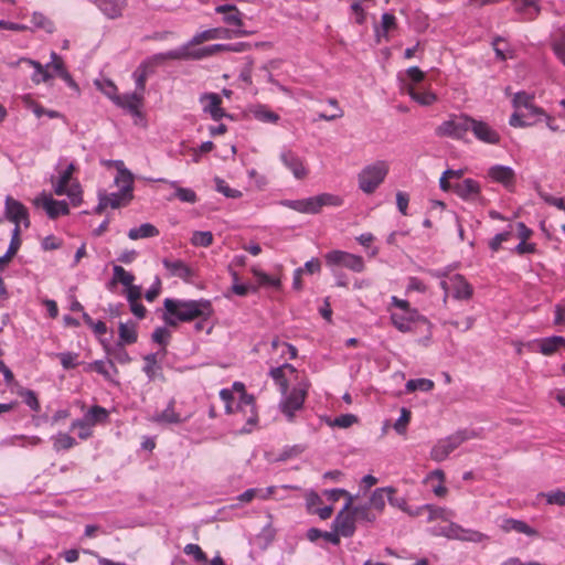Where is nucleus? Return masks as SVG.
Masks as SVG:
<instances>
[{
    "label": "nucleus",
    "mask_w": 565,
    "mask_h": 565,
    "mask_svg": "<svg viewBox=\"0 0 565 565\" xmlns=\"http://www.w3.org/2000/svg\"><path fill=\"white\" fill-rule=\"evenodd\" d=\"M210 302L206 300H175L167 298L164 309L181 321H191L210 313Z\"/></svg>",
    "instance_id": "obj_1"
},
{
    "label": "nucleus",
    "mask_w": 565,
    "mask_h": 565,
    "mask_svg": "<svg viewBox=\"0 0 565 565\" xmlns=\"http://www.w3.org/2000/svg\"><path fill=\"white\" fill-rule=\"evenodd\" d=\"M341 204L342 199L330 193H322L302 200H285L281 202V205L306 214H317L323 206H340Z\"/></svg>",
    "instance_id": "obj_2"
},
{
    "label": "nucleus",
    "mask_w": 565,
    "mask_h": 565,
    "mask_svg": "<svg viewBox=\"0 0 565 565\" xmlns=\"http://www.w3.org/2000/svg\"><path fill=\"white\" fill-rule=\"evenodd\" d=\"M475 437H477V434L473 430L462 429L439 439L431 448L430 458L436 462H441L461 444Z\"/></svg>",
    "instance_id": "obj_3"
},
{
    "label": "nucleus",
    "mask_w": 565,
    "mask_h": 565,
    "mask_svg": "<svg viewBox=\"0 0 565 565\" xmlns=\"http://www.w3.org/2000/svg\"><path fill=\"white\" fill-rule=\"evenodd\" d=\"M308 388V381H299L289 393L287 391L286 394H282L284 397L279 403V408L288 422H292L296 412L302 408Z\"/></svg>",
    "instance_id": "obj_4"
},
{
    "label": "nucleus",
    "mask_w": 565,
    "mask_h": 565,
    "mask_svg": "<svg viewBox=\"0 0 565 565\" xmlns=\"http://www.w3.org/2000/svg\"><path fill=\"white\" fill-rule=\"evenodd\" d=\"M388 172V164L385 161H376L366 166L358 175L359 188L367 194L373 193L384 181Z\"/></svg>",
    "instance_id": "obj_5"
},
{
    "label": "nucleus",
    "mask_w": 565,
    "mask_h": 565,
    "mask_svg": "<svg viewBox=\"0 0 565 565\" xmlns=\"http://www.w3.org/2000/svg\"><path fill=\"white\" fill-rule=\"evenodd\" d=\"M170 60H202V52L198 50H189V45H182L179 49L171 50L164 53H158L149 58L145 60V62L154 71V68L159 65H162L167 61Z\"/></svg>",
    "instance_id": "obj_6"
},
{
    "label": "nucleus",
    "mask_w": 565,
    "mask_h": 565,
    "mask_svg": "<svg viewBox=\"0 0 565 565\" xmlns=\"http://www.w3.org/2000/svg\"><path fill=\"white\" fill-rule=\"evenodd\" d=\"M75 171V167L71 163L66 170L62 173L60 180L54 186V192L57 195H67L74 205H77L82 201V190L78 182L72 181L73 172Z\"/></svg>",
    "instance_id": "obj_7"
},
{
    "label": "nucleus",
    "mask_w": 565,
    "mask_h": 565,
    "mask_svg": "<svg viewBox=\"0 0 565 565\" xmlns=\"http://www.w3.org/2000/svg\"><path fill=\"white\" fill-rule=\"evenodd\" d=\"M471 117L469 116H455L449 120L444 121L436 129V134L441 137H450L461 139L470 130Z\"/></svg>",
    "instance_id": "obj_8"
},
{
    "label": "nucleus",
    "mask_w": 565,
    "mask_h": 565,
    "mask_svg": "<svg viewBox=\"0 0 565 565\" xmlns=\"http://www.w3.org/2000/svg\"><path fill=\"white\" fill-rule=\"evenodd\" d=\"M326 263L329 266H343L354 273L364 270V260L361 256L343 250H332L326 254Z\"/></svg>",
    "instance_id": "obj_9"
},
{
    "label": "nucleus",
    "mask_w": 565,
    "mask_h": 565,
    "mask_svg": "<svg viewBox=\"0 0 565 565\" xmlns=\"http://www.w3.org/2000/svg\"><path fill=\"white\" fill-rule=\"evenodd\" d=\"M279 159L295 179L305 180L309 175V168L306 164V160L294 150L284 148L279 153Z\"/></svg>",
    "instance_id": "obj_10"
},
{
    "label": "nucleus",
    "mask_w": 565,
    "mask_h": 565,
    "mask_svg": "<svg viewBox=\"0 0 565 565\" xmlns=\"http://www.w3.org/2000/svg\"><path fill=\"white\" fill-rule=\"evenodd\" d=\"M249 32L243 29L228 30L224 28H215L202 31L195 34L185 45H189V50H194L193 46L199 45L203 42L215 40V39H231L248 35Z\"/></svg>",
    "instance_id": "obj_11"
},
{
    "label": "nucleus",
    "mask_w": 565,
    "mask_h": 565,
    "mask_svg": "<svg viewBox=\"0 0 565 565\" xmlns=\"http://www.w3.org/2000/svg\"><path fill=\"white\" fill-rule=\"evenodd\" d=\"M390 318L392 324L403 333L413 331L414 328L418 324L428 323L427 319L418 311H392Z\"/></svg>",
    "instance_id": "obj_12"
},
{
    "label": "nucleus",
    "mask_w": 565,
    "mask_h": 565,
    "mask_svg": "<svg viewBox=\"0 0 565 565\" xmlns=\"http://www.w3.org/2000/svg\"><path fill=\"white\" fill-rule=\"evenodd\" d=\"M352 503L353 498L350 497L333 521L335 532L344 537H350L355 532V518L351 511Z\"/></svg>",
    "instance_id": "obj_13"
},
{
    "label": "nucleus",
    "mask_w": 565,
    "mask_h": 565,
    "mask_svg": "<svg viewBox=\"0 0 565 565\" xmlns=\"http://www.w3.org/2000/svg\"><path fill=\"white\" fill-rule=\"evenodd\" d=\"M435 534L444 535L448 539L460 540L480 543L488 540V536L479 531L466 530L460 525L451 523L448 526L440 529V531L435 532Z\"/></svg>",
    "instance_id": "obj_14"
},
{
    "label": "nucleus",
    "mask_w": 565,
    "mask_h": 565,
    "mask_svg": "<svg viewBox=\"0 0 565 565\" xmlns=\"http://www.w3.org/2000/svg\"><path fill=\"white\" fill-rule=\"evenodd\" d=\"M440 287L446 296L451 291L454 298L458 300H467L472 296V287L461 275H455L449 281L443 280Z\"/></svg>",
    "instance_id": "obj_15"
},
{
    "label": "nucleus",
    "mask_w": 565,
    "mask_h": 565,
    "mask_svg": "<svg viewBox=\"0 0 565 565\" xmlns=\"http://www.w3.org/2000/svg\"><path fill=\"white\" fill-rule=\"evenodd\" d=\"M4 214L6 217L12 223H22L25 228L30 226L26 207L21 202L11 196L6 198Z\"/></svg>",
    "instance_id": "obj_16"
},
{
    "label": "nucleus",
    "mask_w": 565,
    "mask_h": 565,
    "mask_svg": "<svg viewBox=\"0 0 565 565\" xmlns=\"http://www.w3.org/2000/svg\"><path fill=\"white\" fill-rule=\"evenodd\" d=\"M199 100L202 105V110L209 114L213 120L218 121L227 116L225 110L221 107L222 98L216 93H204L200 96Z\"/></svg>",
    "instance_id": "obj_17"
},
{
    "label": "nucleus",
    "mask_w": 565,
    "mask_h": 565,
    "mask_svg": "<svg viewBox=\"0 0 565 565\" xmlns=\"http://www.w3.org/2000/svg\"><path fill=\"white\" fill-rule=\"evenodd\" d=\"M34 205L43 207L51 218L68 213V205L65 201H56L46 194H41L34 200Z\"/></svg>",
    "instance_id": "obj_18"
},
{
    "label": "nucleus",
    "mask_w": 565,
    "mask_h": 565,
    "mask_svg": "<svg viewBox=\"0 0 565 565\" xmlns=\"http://www.w3.org/2000/svg\"><path fill=\"white\" fill-rule=\"evenodd\" d=\"M470 131L482 142L495 145L500 141L499 134L484 121L471 118Z\"/></svg>",
    "instance_id": "obj_19"
},
{
    "label": "nucleus",
    "mask_w": 565,
    "mask_h": 565,
    "mask_svg": "<svg viewBox=\"0 0 565 565\" xmlns=\"http://www.w3.org/2000/svg\"><path fill=\"white\" fill-rule=\"evenodd\" d=\"M239 402L237 403L236 407L238 412H242L244 414H248L247 418V425L248 428H244V433H249L252 430V427L256 425L257 423V413L255 409V401L254 396L247 394L246 392H243L239 394Z\"/></svg>",
    "instance_id": "obj_20"
},
{
    "label": "nucleus",
    "mask_w": 565,
    "mask_h": 565,
    "mask_svg": "<svg viewBox=\"0 0 565 565\" xmlns=\"http://www.w3.org/2000/svg\"><path fill=\"white\" fill-rule=\"evenodd\" d=\"M454 192L467 201H476L480 195V185L472 179H465L454 184Z\"/></svg>",
    "instance_id": "obj_21"
},
{
    "label": "nucleus",
    "mask_w": 565,
    "mask_h": 565,
    "mask_svg": "<svg viewBox=\"0 0 565 565\" xmlns=\"http://www.w3.org/2000/svg\"><path fill=\"white\" fill-rule=\"evenodd\" d=\"M118 106L128 109L131 114L139 115L143 102V93L135 90L130 94L118 95L114 100Z\"/></svg>",
    "instance_id": "obj_22"
},
{
    "label": "nucleus",
    "mask_w": 565,
    "mask_h": 565,
    "mask_svg": "<svg viewBox=\"0 0 565 565\" xmlns=\"http://www.w3.org/2000/svg\"><path fill=\"white\" fill-rule=\"evenodd\" d=\"M488 174L493 181L501 183L505 188L512 186L515 182L513 169L507 166H493L489 169Z\"/></svg>",
    "instance_id": "obj_23"
},
{
    "label": "nucleus",
    "mask_w": 565,
    "mask_h": 565,
    "mask_svg": "<svg viewBox=\"0 0 565 565\" xmlns=\"http://www.w3.org/2000/svg\"><path fill=\"white\" fill-rule=\"evenodd\" d=\"M500 527L502 531H504L507 533L513 531L516 533L525 534L531 537H535L539 535V532L535 529H533L532 526H530L527 523H525L524 521L515 520V519H511V518L503 519L500 524Z\"/></svg>",
    "instance_id": "obj_24"
},
{
    "label": "nucleus",
    "mask_w": 565,
    "mask_h": 565,
    "mask_svg": "<svg viewBox=\"0 0 565 565\" xmlns=\"http://www.w3.org/2000/svg\"><path fill=\"white\" fill-rule=\"evenodd\" d=\"M162 264L171 276L179 277L183 280H190L193 276V270L180 259L164 258Z\"/></svg>",
    "instance_id": "obj_25"
},
{
    "label": "nucleus",
    "mask_w": 565,
    "mask_h": 565,
    "mask_svg": "<svg viewBox=\"0 0 565 565\" xmlns=\"http://www.w3.org/2000/svg\"><path fill=\"white\" fill-rule=\"evenodd\" d=\"M129 201L130 200H127L126 195H124L119 191L117 193H110V194L99 193V203L96 206L95 212L99 214L108 206H110L113 209H117L121 205L127 204Z\"/></svg>",
    "instance_id": "obj_26"
},
{
    "label": "nucleus",
    "mask_w": 565,
    "mask_h": 565,
    "mask_svg": "<svg viewBox=\"0 0 565 565\" xmlns=\"http://www.w3.org/2000/svg\"><path fill=\"white\" fill-rule=\"evenodd\" d=\"M185 418H182L179 413L174 411V401H170L166 409L160 413H157L151 417V422L158 424H180L183 423Z\"/></svg>",
    "instance_id": "obj_27"
},
{
    "label": "nucleus",
    "mask_w": 565,
    "mask_h": 565,
    "mask_svg": "<svg viewBox=\"0 0 565 565\" xmlns=\"http://www.w3.org/2000/svg\"><path fill=\"white\" fill-rule=\"evenodd\" d=\"M95 3L109 19L119 18L126 7V0H95Z\"/></svg>",
    "instance_id": "obj_28"
},
{
    "label": "nucleus",
    "mask_w": 565,
    "mask_h": 565,
    "mask_svg": "<svg viewBox=\"0 0 565 565\" xmlns=\"http://www.w3.org/2000/svg\"><path fill=\"white\" fill-rule=\"evenodd\" d=\"M115 183L119 186V192L126 195L127 200L132 199L134 177L130 171L125 168L118 169Z\"/></svg>",
    "instance_id": "obj_29"
},
{
    "label": "nucleus",
    "mask_w": 565,
    "mask_h": 565,
    "mask_svg": "<svg viewBox=\"0 0 565 565\" xmlns=\"http://www.w3.org/2000/svg\"><path fill=\"white\" fill-rule=\"evenodd\" d=\"M404 89L415 102L423 106H429L436 100L434 93L417 88L414 84H405Z\"/></svg>",
    "instance_id": "obj_30"
},
{
    "label": "nucleus",
    "mask_w": 565,
    "mask_h": 565,
    "mask_svg": "<svg viewBox=\"0 0 565 565\" xmlns=\"http://www.w3.org/2000/svg\"><path fill=\"white\" fill-rule=\"evenodd\" d=\"M287 372L296 373L297 371L291 364L285 363L278 367L271 369L269 372L273 380L280 386L281 394H286L288 390Z\"/></svg>",
    "instance_id": "obj_31"
},
{
    "label": "nucleus",
    "mask_w": 565,
    "mask_h": 565,
    "mask_svg": "<svg viewBox=\"0 0 565 565\" xmlns=\"http://www.w3.org/2000/svg\"><path fill=\"white\" fill-rule=\"evenodd\" d=\"M215 11L217 13L224 14V22L231 25L237 26V29H242L243 26V20H242V13L238 11V9L235 6L232 4H223L216 7Z\"/></svg>",
    "instance_id": "obj_32"
},
{
    "label": "nucleus",
    "mask_w": 565,
    "mask_h": 565,
    "mask_svg": "<svg viewBox=\"0 0 565 565\" xmlns=\"http://www.w3.org/2000/svg\"><path fill=\"white\" fill-rule=\"evenodd\" d=\"M395 489L392 487L377 488L370 498V507L382 512L385 508L386 499L390 494H394Z\"/></svg>",
    "instance_id": "obj_33"
},
{
    "label": "nucleus",
    "mask_w": 565,
    "mask_h": 565,
    "mask_svg": "<svg viewBox=\"0 0 565 565\" xmlns=\"http://www.w3.org/2000/svg\"><path fill=\"white\" fill-rule=\"evenodd\" d=\"M248 44L246 43H237V44H213L205 47L199 49V52H202V58L214 55L222 51H233V52H242L244 51Z\"/></svg>",
    "instance_id": "obj_34"
},
{
    "label": "nucleus",
    "mask_w": 565,
    "mask_h": 565,
    "mask_svg": "<svg viewBox=\"0 0 565 565\" xmlns=\"http://www.w3.org/2000/svg\"><path fill=\"white\" fill-rule=\"evenodd\" d=\"M160 181L169 183L174 189V193L171 196H169V200L178 199L182 202L191 204L196 202L198 196L193 190L188 188H181L178 185L175 181H167L163 179H160Z\"/></svg>",
    "instance_id": "obj_35"
},
{
    "label": "nucleus",
    "mask_w": 565,
    "mask_h": 565,
    "mask_svg": "<svg viewBox=\"0 0 565 565\" xmlns=\"http://www.w3.org/2000/svg\"><path fill=\"white\" fill-rule=\"evenodd\" d=\"M516 10L525 20H533L540 13V7L534 0H515Z\"/></svg>",
    "instance_id": "obj_36"
},
{
    "label": "nucleus",
    "mask_w": 565,
    "mask_h": 565,
    "mask_svg": "<svg viewBox=\"0 0 565 565\" xmlns=\"http://www.w3.org/2000/svg\"><path fill=\"white\" fill-rule=\"evenodd\" d=\"M153 70L143 61L134 72L132 76L136 82V89L143 93L148 77L153 74Z\"/></svg>",
    "instance_id": "obj_37"
},
{
    "label": "nucleus",
    "mask_w": 565,
    "mask_h": 565,
    "mask_svg": "<svg viewBox=\"0 0 565 565\" xmlns=\"http://www.w3.org/2000/svg\"><path fill=\"white\" fill-rule=\"evenodd\" d=\"M157 235H159L158 228L150 223L141 224L139 227L130 228L128 232V237L134 241L139 238L154 237Z\"/></svg>",
    "instance_id": "obj_38"
},
{
    "label": "nucleus",
    "mask_w": 565,
    "mask_h": 565,
    "mask_svg": "<svg viewBox=\"0 0 565 565\" xmlns=\"http://www.w3.org/2000/svg\"><path fill=\"white\" fill-rule=\"evenodd\" d=\"M119 332V343L118 345L122 347L125 344H132L137 341V331L135 323H119L118 328Z\"/></svg>",
    "instance_id": "obj_39"
},
{
    "label": "nucleus",
    "mask_w": 565,
    "mask_h": 565,
    "mask_svg": "<svg viewBox=\"0 0 565 565\" xmlns=\"http://www.w3.org/2000/svg\"><path fill=\"white\" fill-rule=\"evenodd\" d=\"M512 103H513V107L516 110L524 108V109H532L534 113H542V109L536 107L533 104V96L525 92L516 93L513 97Z\"/></svg>",
    "instance_id": "obj_40"
},
{
    "label": "nucleus",
    "mask_w": 565,
    "mask_h": 565,
    "mask_svg": "<svg viewBox=\"0 0 565 565\" xmlns=\"http://www.w3.org/2000/svg\"><path fill=\"white\" fill-rule=\"evenodd\" d=\"M254 117L263 122H277L279 120V115L268 109L266 106L259 105L253 109Z\"/></svg>",
    "instance_id": "obj_41"
},
{
    "label": "nucleus",
    "mask_w": 565,
    "mask_h": 565,
    "mask_svg": "<svg viewBox=\"0 0 565 565\" xmlns=\"http://www.w3.org/2000/svg\"><path fill=\"white\" fill-rule=\"evenodd\" d=\"M32 23L34 28L44 30L47 33H53L55 30L54 22L41 12L32 14Z\"/></svg>",
    "instance_id": "obj_42"
},
{
    "label": "nucleus",
    "mask_w": 565,
    "mask_h": 565,
    "mask_svg": "<svg viewBox=\"0 0 565 565\" xmlns=\"http://www.w3.org/2000/svg\"><path fill=\"white\" fill-rule=\"evenodd\" d=\"M113 271H114V278H113L114 282H120L125 287H130V285H132L134 280H135V276L132 274H130L129 271H127L124 267H121L119 265H115L113 268Z\"/></svg>",
    "instance_id": "obj_43"
},
{
    "label": "nucleus",
    "mask_w": 565,
    "mask_h": 565,
    "mask_svg": "<svg viewBox=\"0 0 565 565\" xmlns=\"http://www.w3.org/2000/svg\"><path fill=\"white\" fill-rule=\"evenodd\" d=\"M565 344V339L563 337H552L542 340L541 342V352L545 355H550L554 353L557 348Z\"/></svg>",
    "instance_id": "obj_44"
},
{
    "label": "nucleus",
    "mask_w": 565,
    "mask_h": 565,
    "mask_svg": "<svg viewBox=\"0 0 565 565\" xmlns=\"http://www.w3.org/2000/svg\"><path fill=\"white\" fill-rule=\"evenodd\" d=\"M94 84L103 94H105L113 102L115 100V98H117V87L111 81L100 78L96 79Z\"/></svg>",
    "instance_id": "obj_45"
},
{
    "label": "nucleus",
    "mask_w": 565,
    "mask_h": 565,
    "mask_svg": "<svg viewBox=\"0 0 565 565\" xmlns=\"http://www.w3.org/2000/svg\"><path fill=\"white\" fill-rule=\"evenodd\" d=\"M108 412L102 406H93L85 415V419L93 426L96 423L106 420Z\"/></svg>",
    "instance_id": "obj_46"
},
{
    "label": "nucleus",
    "mask_w": 565,
    "mask_h": 565,
    "mask_svg": "<svg viewBox=\"0 0 565 565\" xmlns=\"http://www.w3.org/2000/svg\"><path fill=\"white\" fill-rule=\"evenodd\" d=\"M546 500L547 504L565 507V491L553 490L548 492H542L539 494Z\"/></svg>",
    "instance_id": "obj_47"
},
{
    "label": "nucleus",
    "mask_w": 565,
    "mask_h": 565,
    "mask_svg": "<svg viewBox=\"0 0 565 565\" xmlns=\"http://www.w3.org/2000/svg\"><path fill=\"white\" fill-rule=\"evenodd\" d=\"M434 382L427 379H416V380H409L406 383V391L408 393L415 392L417 390L423 392H428L433 390Z\"/></svg>",
    "instance_id": "obj_48"
},
{
    "label": "nucleus",
    "mask_w": 565,
    "mask_h": 565,
    "mask_svg": "<svg viewBox=\"0 0 565 565\" xmlns=\"http://www.w3.org/2000/svg\"><path fill=\"white\" fill-rule=\"evenodd\" d=\"M21 62H26L35 68L34 74L32 75V81L36 84L41 82H47L51 78V74L43 68V66L35 61L23 58Z\"/></svg>",
    "instance_id": "obj_49"
},
{
    "label": "nucleus",
    "mask_w": 565,
    "mask_h": 565,
    "mask_svg": "<svg viewBox=\"0 0 565 565\" xmlns=\"http://www.w3.org/2000/svg\"><path fill=\"white\" fill-rule=\"evenodd\" d=\"M75 444V439L65 433H60L54 438V448L56 450L70 449Z\"/></svg>",
    "instance_id": "obj_50"
},
{
    "label": "nucleus",
    "mask_w": 565,
    "mask_h": 565,
    "mask_svg": "<svg viewBox=\"0 0 565 565\" xmlns=\"http://www.w3.org/2000/svg\"><path fill=\"white\" fill-rule=\"evenodd\" d=\"M551 46L554 54L565 66V34L553 39Z\"/></svg>",
    "instance_id": "obj_51"
},
{
    "label": "nucleus",
    "mask_w": 565,
    "mask_h": 565,
    "mask_svg": "<svg viewBox=\"0 0 565 565\" xmlns=\"http://www.w3.org/2000/svg\"><path fill=\"white\" fill-rule=\"evenodd\" d=\"M191 243L195 246L207 247L213 243V235L211 232H194Z\"/></svg>",
    "instance_id": "obj_52"
},
{
    "label": "nucleus",
    "mask_w": 565,
    "mask_h": 565,
    "mask_svg": "<svg viewBox=\"0 0 565 565\" xmlns=\"http://www.w3.org/2000/svg\"><path fill=\"white\" fill-rule=\"evenodd\" d=\"M411 420V411L403 407L401 409V416L394 424V429L397 434L404 435L406 433V427L409 424Z\"/></svg>",
    "instance_id": "obj_53"
},
{
    "label": "nucleus",
    "mask_w": 565,
    "mask_h": 565,
    "mask_svg": "<svg viewBox=\"0 0 565 565\" xmlns=\"http://www.w3.org/2000/svg\"><path fill=\"white\" fill-rule=\"evenodd\" d=\"M214 181H215L216 190L218 192H221L222 194H224L226 198L236 199V198L242 196V192L241 191L235 190V189H231L226 184V182L224 180H222L221 178H215Z\"/></svg>",
    "instance_id": "obj_54"
},
{
    "label": "nucleus",
    "mask_w": 565,
    "mask_h": 565,
    "mask_svg": "<svg viewBox=\"0 0 565 565\" xmlns=\"http://www.w3.org/2000/svg\"><path fill=\"white\" fill-rule=\"evenodd\" d=\"M184 553L186 555H192L194 559L199 563H206L207 557L206 554L202 551V548L196 544H186L184 546Z\"/></svg>",
    "instance_id": "obj_55"
},
{
    "label": "nucleus",
    "mask_w": 565,
    "mask_h": 565,
    "mask_svg": "<svg viewBox=\"0 0 565 565\" xmlns=\"http://www.w3.org/2000/svg\"><path fill=\"white\" fill-rule=\"evenodd\" d=\"M57 356L61 361L62 366L65 370L74 369L78 364L77 363V359H78L77 353L63 352V353L57 354Z\"/></svg>",
    "instance_id": "obj_56"
},
{
    "label": "nucleus",
    "mask_w": 565,
    "mask_h": 565,
    "mask_svg": "<svg viewBox=\"0 0 565 565\" xmlns=\"http://www.w3.org/2000/svg\"><path fill=\"white\" fill-rule=\"evenodd\" d=\"M90 426L92 425L84 418V419H78V420L73 422L71 428L72 429L78 428L79 429L78 437L81 439H87L92 435Z\"/></svg>",
    "instance_id": "obj_57"
},
{
    "label": "nucleus",
    "mask_w": 565,
    "mask_h": 565,
    "mask_svg": "<svg viewBox=\"0 0 565 565\" xmlns=\"http://www.w3.org/2000/svg\"><path fill=\"white\" fill-rule=\"evenodd\" d=\"M370 508L371 507H367V505H358V507L353 508L351 511H352L355 520L360 519V520H364L367 522H373L375 520V515H373L370 512Z\"/></svg>",
    "instance_id": "obj_58"
},
{
    "label": "nucleus",
    "mask_w": 565,
    "mask_h": 565,
    "mask_svg": "<svg viewBox=\"0 0 565 565\" xmlns=\"http://www.w3.org/2000/svg\"><path fill=\"white\" fill-rule=\"evenodd\" d=\"M146 365L143 367V372L147 374V376L150 380L154 379L156 370L159 369L157 363V355L156 354H149L145 358Z\"/></svg>",
    "instance_id": "obj_59"
},
{
    "label": "nucleus",
    "mask_w": 565,
    "mask_h": 565,
    "mask_svg": "<svg viewBox=\"0 0 565 565\" xmlns=\"http://www.w3.org/2000/svg\"><path fill=\"white\" fill-rule=\"evenodd\" d=\"M512 233L510 231H505L503 233L497 234L489 243V247L493 252H498L501 247V245L504 242H508L511 237Z\"/></svg>",
    "instance_id": "obj_60"
},
{
    "label": "nucleus",
    "mask_w": 565,
    "mask_h": 565,
    "mask_svg": "<svg viewBox=\"0 0 565 565\" xmlns=\"http://www.w3.org/2000/svg\"><path fill=\"white\" fill-rule=\"evenodd\" d=\"M509 124L512 126V127H526V126H530L532 125L531 121L526 120V115L520 113L519 110H515L511 117H510V120H509Z\"/></svg>",
    "instance_id": "obj_61"
},
{
    "label": "nucleus",
    "mask_w": 565,
    "mask_h": 565,
    "mask_svg": "<svg viewBox=\"0 0 565 565\" xmlns=\"http://www.w3.org/2000/svg\"><path fill=\"white\" fill-rule=\"evenodd\" d=\"M232 276H233V280H234L232 290L234 291V294H236L238 296H246L250 289L256 290L255 287H250L245 284H239L238 276L235 271L232 274Z\"/></svg>",
    "instance_id": "obj_62"
},
{
    "label": "nucleus",
    "mask_w": 565,
    "mask_h": 565,
    "mask_svg": "<svg viewBox=\"0 0 565 565\" xmlns=\"http://www.w3.org/2000/svg\"><path fill=\"white\" fill-rule=\"evenodd\" d=\"M24 398V403L34 412H39L40 403L33 391L26 390L21 394Z\"/></svg>",
    "instance_id": "obj_63"
},
{
    "label": "nucleus",
    "mask_w": 565,
    "mask_h": 565,
    "mask_svg": "<svg viewBox=\"0 0 565 565\" xmlns=\"http://www.w3.org/2000/svg\"><path fill=\"white\" fill-rule=\"evenodd\" d=\"M170 332L166 328H157L152 333V340L161 345H167Z\"/></svg>",
    "instance_id": "obj_64"
}]
</instances>
